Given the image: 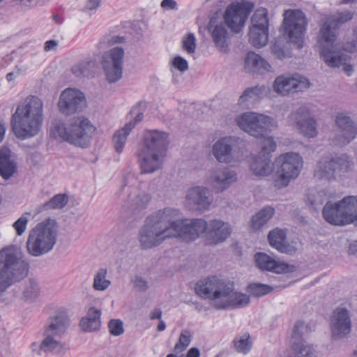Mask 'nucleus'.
I'll return each instance as SVG.
<instances>
[{
	"label": "nucleus",
	"instance_id": "obj_1",
	"mask_svg": "<svg viewBox=\"0 0 357 357\" xmlns=\"http://www.w3.org/2000/svg\"><path fill=\"white\" fill-rule=\"evenodd\" d=\"M231 231V225L221 220L208 222L202 218L181 220L178 209L165 208L146 218L138 238L141 248L147 250L160 245L167 238H181L190 241L206 233L207 243L217 245L228 238Z\"/></svg>",
	"mask_w": 357,
	"mask_h": 357
},
{
	"label": "nucleus",
	"instance_id": "obj_2",
	"mask_svg": "<svg viewBox=\"0 0 357 357\" xmlns=\"http://www.w3.org/2000/svg\"><path fill=\"white\" fill-rule=\"evenodd\" d=\"M195 290L200 298L208 299L216 310L241 308L248 305L250 301L248 295L234 291L232 284L217 276L199 280Z\"/></svg>",
	"mask_w": 357,
	"mask_h": 357
},
{
	"label": "nucleus",
	"instance_id": "obj_3",
	"mask_svg": "<svg viewBox=\"0 0 357 357\" xmlns=\"http://www.w3.org/2000/svg\"><path fill=\"white\" fill-rule=\"evenodd\" d=\"M353 16V12L345 10L327 15L321 19L318 43L321 56L328 66H337L345 61L344 53L337 51L334 43L337 38L340 27L351 20Z\"/></svg>",
	"mask_w": 357,
	"mask_h": 357
},
{
	"label": "nucleus",
	"instance_id": "obj_4",
	"mask_svg": "<svg viewBox=\"0 0 357 357\" xmlns=\"http://www.w3.org/2000/svg\"><path fill=\"white\" fill-rule=\"evenodd\" d=\"M43 121L42 100L37 96H29L17 105L12 115V130L17 139H29L39 133Z\"/></svg>",
	"mask_w": 357,
	"mask_h": 357
},
{
	"label": "nucleus",
	"instance_id": "obj_5",
	"mask_svg": "<svg viewBox=\"0 0 357 357\" xmlns=\"http://www.w3.org/2000/svg\"><path fill=\"white\" fill-rule=\"evenodd\" d=\"M169 143L167 132L158 130L146 131L143 146L137 153L142 173L151 174L162 168Z\"/></svg>",
	"mask_w": 357,
	"mask_h": 357
},
{
	"label": "nucleus",
	"instance_id": "obj_6",
	"mask_svg": "<svg viewBox=\"0 0 357 357\" xmlns=\"http://www.w3.org/2000/svg\"><path fill=\"white\" fill-rule=\"evenodd\" d=\"M29 264L16 248H5L0 251V296L14 283L24 278Z\"/></svg>",
	"mask_w": 357,
	"mask_h": 357
},
{
	"label": "nucleus",
	"instance_id": "obj_7",
	"mask_svg": "<svg viewBox=\"0 0 357 357\" xmlns=\"http://www.w3.org/2000/svg\"><path fill=\"white\" fill-rule=\"evenodd\" d=\"M96 128L84 117H74L68 123L56 122L51 128V135L55 139L75 146L86 147Z\"/></svg>",
	"mask_w": 357,
	"mask_h": 357
},
{
	"label": "nucleus",
	"instance_id": "obj_8",
	"mask_svg": "<svg viewBox=\"0 0 357 357\" xmlns=\"http://www.w3.org/2000/svg\"><path fill=\"white\" fill-rule=\"evenodd\" d=\"M322 213L325 220L331 225H357V196H347L335 203L327 202Z\"/></svg>",
	"mask_w": 357,
	"mask_h": 357
},
{
	"label": "nucleus",
	"instance_id": "obj_9",
	"mask_svg": "<svg viewBox=\"0 0 357 357\" xmlns=\"http://www.w3.org/2000/svg\"><path fill=\"white\" fill-rule=\"evenodd\" d=\"M275 185L278 188L288 185L292 179L299 175L303 167L301 156L295 153L280 155L275 161Z\"/></svg>",
	"mask_w": 357,
	"mask_h": 357
},
{
	"label": "nucleus",
	"instance_id": "obj_10",
	"mask_svg": "<svg viewBox=\"0 0 357 357\" xmlns=\"http://www.w3.org/2000/svg\"><path fill=\"white\" fill-rule=\"evenodd\" d=\"M56 241V231L53 226L38 224L29 233L26 242L28 252L39 257L52 250Z\"/></svg>",
	"mask_w": 357,
	"mask_h": 357
},
{
	"label": "nucleus",
	"instance_id": "obj_11",
	"mask_svg": "<svg viewBox=\"0 0 357 357\" xmlns=\"http://www.w3.org/2000/svg\"><path fill=\"white\" fill-rule=\"evenodd\" d=\"M236 122L242 130L255 137L264 136L277 126L272 117L253 112L240 114L236 116Z\"/></svg>",
	"mask_w": 357,
	"mask_h": 357
},
{
	"label": "nucleus",
	"instance_id": "obj_12",
	"mask_svg": "<svg viewBox=\"0 0 357 357\" xmlns=\"http://www.w3.org/2000/svg\"><path fill=\"white\" fill-rule=\"evenodd\" d=\"M307 20L303 12L300 10H287L284 14L282 25L283 35L289 42L303 47V39L306 31Z\"/></svg>",
	"mask_w": 357,
	"mask_h": 357
},
{
	"label": "nucleus",
	"instance_id": "obj_13",
	"mask_svg": "<svg viewBox=\"0 0 357 357\" xmlns=\"http://www.w3.org/2000/svg\"><path fill=\"white\" fill-rule=\"evenodd\" d=\"M308 79L298 74H284L278 76L273 84V91L281 96H288L310 88Z\"/></svg>",
	"mask_w": 357,
	"mask_h": 357
},
{
	"label": "nucleus",
	"instance_id": "obj_14",
	"mask_svg": "<svg viewBox=\"0 0 357 357\" xmlns=\"http://www.w3.org/2000/svg\"><path fill=\"white\" fill-rule=\"evenodd\" d=\"M350 166L351 160L347 155L334 158H324L318 162L314 169V176L320 179L330 180L333 178L336 174L340 175L347 172Z\"/></svg>",
	"mask_w": 357,
	"mask_h": 357
},
{
	"label": "nucleus",
	"instance_id": "obj_15",
	"mask_svg": "<svg viewBox=\"0 0 357 357\" xmlns=\"http://www.w3.org/2000/svg\"><path fill=\"white\" fill-rule=\"evenodd\" d=\"M335 132L333 143L342 147L353 140L357 136V123L346 112L337 114L335 120Z\"/></svg>",
	"mask_w": 357,
	"mask_h": 357
},
{
	"label": "nucleus",
	"instance_id": "obj_16",
	"mask_svg": "<svg viewBox=\"0 0 357 357\" xmlns=\"http://www.w3.org/2000/svg\"><path fill=\"white\" fill-rule=\"evenodd\" d=\"M254 8V3L248 1H241L232 3L227 8L224 18L230 29L238 33Z\"/></svg>",
	"mask_w": 357,
	"mask_h": 357
},
{
	"label": "nucleus",
	"instance_id": "obj_17",
	"mask_svg": "<svg viewBox=\"0 0 357 357\" xmlns=\"http://www.w3.org/2000/svg\"><path fill=\"white\" fill-rule=\"evenodd\" d=\"M123 58L124 50L120 47H115L104 54L102 66L109 83L116 82L121 78Z\"/></svg>",
	"mask_w": 357,
	"mask_h": 357
},
{
	"label": "nucleus",
	"instance_id": "obj_18",
	"mask_svg": "<svg viewBox=\"0 0 357 357\" xmlns=\"http://www.w3.org/2000/svg\"><path fill=\"white\" fill-rule=\"evenodd\" d=\"M239 138L226 136L218 139L212 146L214 158L220 163L229 164L236 161V151Z\"/></svg>",
	"mask_w": 357,
	"mask_h": 357
},
{
	"label": "nucleus",
	"instance_id": "obj_19",
	"mask_svg": "<svg viewBox=\"0 0 357 357\" xmlns=\"http://www.w3.org/2000/svg\"><path fill=\"white\" fill-rule=\"evenodd\" d=\"M86 102L84 93L75 89H66L60 95L58 102L59 111L70 115L82 111Z\"/></svg>",
	"mask_w": 357,
	"mask_h": 357
},
{
	"label": "nucleus",
	"instance_id": "obj_20",
	"mask_svg": "<svg viewBox=\"0 0 357 357\" xmlns=\"http://www.w3.org/2000/svg\"><path fill=\"white\" fill-rule=\"evenodd\" d=\"M289 118L305 136L314 137L317 135V123L307 107L298 108L290 114Z\"/></svg>",
	"mask_w": 357,
	"mask_h": 357
},
{
	"label": "nucleus",
	"instance_id": "obj_21",
	"mask_svg": "<svg viewBox=\"0 0 357 357\" xmlns=\"http://www.w3.org/2000/svg\"><path fill=\"white\" fill-rule=\"evenodd\" d=\"M351 321L349 311L344 307H337L331 318V329L334 339L341 338L351 331Z\"/></svg>",
	"mask_w": 357,
	"mask_h": 357
},
{
	"label": "nucleus",
	"instance_id": "obj_22",
	"mask_svg": "<svg viewBox=\"0 0 357 357\" xmlns=\"http://www.w3.org/2000/svg\"><path fill=\"white\" fill-rule=\"evenodd\" d=\"M186 201L190 208L204 211L209 208L212 202V198L207 188L195 186L188 191Z\"/></svg>",
	"mask_w": 357,
	"mask_h": 357
},
{
	"label": "nucleus",
	"instance_id": "obj_23",
	"mask_svg": "<svg viewBox=\"0 0 357 357\" xmlns=\"http://www.w3.org/2000/svg\"><path fill=\"white\" fill-rule=\"evenodd\" d=\"M237 180L234 171L225 167L213 172L208 178V183L216 192H222Z\"/></svg>",
	"mask_w": 357,
	"mask_h": 357
},
{
	"label": "nucleus",
	"instance_id": "obj_24",
	"mask_svg": "<svg viewBox=\"0 0 357 357\" xmlns=\"http://www.w3.org/2000/svg\"><path fill=\"white\" fill-rule=\"evenodd\" d=\"M208 31L211 33L215 46L221 52H226L228 47L227 39L229 33L226 26L222 23L213 26L211 20L207 25Z\"/></svg>",
	"mask_w": 357,
	"mask_h": 357
},
{
	"label": "nucleus",
	"instance_id": "obj_25",
	"mask_svg": "<svg viewBox=\"0 0 357 357\" xmlns=\"http://www.w3.org/2000/svg\"><path fill=\"white\" fill-rule=\"evenodd\" d=\"M255 260L257 266L262 270L281 273L287 269V266L284 263H280L275 260L271 257L263 252H257L255 255Z\"/></svg>",
	"mask_w": 357,
	"mask_h": 357
},
{
	"label": "nucleus",
	"instance_id": "obj_26",
	"mask_svg": "<svg viewBox=\"0 0 357 357\" xmlns=\"http://www.w3.org/2000/svg\"><path fill=\"white\" fill-rule=\"evenodd\" d=\"M245 70L252 73H264L271 71V66L259 54L250 52L245 59Z\"/></svg>",
	"mask_w": 357,
	"mask_h": 357
},
{
	"label": "nucleus",
	"instance_id": "obj_27",
	"mask_svg": "<svg viewBox=\"0 0 357 357\" xmlns=\"http://www.w3.org/2000/svg\"><path fill=\"white\" fill-rule=\"evenodd\" d=\"M268 239L271 247L282 253L291 254L295 252V248L287 242L286 233L282 229H275L271 231Z\"/></svg>",
	"mask_w": 357,
	"mask_h": 357
},
{
	"label": "nucleus",
	"instance_id": "obj_28",
	"mask_svg": "<svg viewBox=\"0 0 357 357\" xmlns=\"http://www.w3.org/2000/svg\"><path fill=\"white\" fill-rule=\"evenodd\" d=\"M10 153L8 149L0 150V175L5 180L12 177L17 169V163L11 159Z\"/></svg>",
	"mask_w": 357,
	"mask_h": 357
},
{
	"label": "nucleus",
	"instance_id": "obj_29",
	"mask_svg": "<svg viewBox=\"0 0 357 357\" xmlns=\"http://www.w3.org/2000/svg\"><path fill=\"white\" fill-rule=\"evenodd\" d=\"M266 94V89L264 85L247 88L238 98V103L243 107H248L255 101L262 98Z\"/></svg>",
	"mask_w": 357,
	"mask_h": 357
},
{
	"label": "nucleus",
	"instance_id": "obj_30",
	"mask_svg": "<svg viewBox=\"0 0 357 357\" xmlns=\"http://www.w3.org/2000/svg\"><path fill=\"white\" fill-rule=\"evenodd\" d=\"M69 325V319L65 310L55 312L54 315L50 318V324L46 332L60 335L63 333Z\"/></svg>",
	"mask_w": 357,
	"mask_h": 357
},
{
	"label": "nucleus",
	"instance_id": "obj_31",
	"mask_svg": "<svg viewBox=\"0 0 357 357\" xmlns=\"http://www.w3.org/2000/svg\"><path fill=\"white\" fill-rule=\"evenodd\" d=\"M100 310L91 307L89 309L87 315L83 317L79 323L82 329L86 332H92L98 330L100 327Z\"/></svg>",
	"mask_w": 357,
	"mask_h": 357
},
{
	"label": "nucleus",
	"instance_id": "obj_32",
	"mask_svg": "<svg viewBox=\"0 0 357 357\" xmlns=\"http://www.w3.org/2000/svg\"><path fill=\"white\" fill-rule=\"evenodd\" d=\"M271 155H266L262 153H259L257 157H255L250 164V169L257 176H267L271 171Z\"/></svg>",
	"mask_w": 357,
	"mask_h": 357
},
{
	"label": "nucleus",
	"instance_id": "obj_33",
	"mask_svg": "<svg viewBox=\"0 0 357 357\" xmlns=\"http://www.w3.org/2000/svg\"><path fill=\"white\" fill-rule=\"evenodd\" d=\"M96 65L93 59L84 60L74 65L71 70L77 77H92L95 74Z\"/></svg>",
	"mask_w": 357,
	"mask_h": 357
},
{
	"label": "nucleus",
	"instance_id": "obj_34",
	"mask_svg": "<svg viewBox=\"0 0 357 357\" xmlns=\"http://www.w3.org/2000/svg\"><path fill=\"white\" fill-rule=\"evenodd\" d=\"M134 128V123H127L121 129L117 130L113 136L115 151L120 153L123 151L127 137Z\"/></svg>",
	"mask_w": 357,
	"mask_h": 357
},
{
	"label": "nucleus",
	"instance_id": "obj_35",
	"mask_svg": "<svg viewBox=\"0 0 357 357\" xmlns=\"http://www.w3.org/2000/svg\"><path fill=\"white\" fill-rule=\"evenodd\" d=\"M275 213L274 208L265 206L257 213L251 220L252 229L257 230L264 226Z\"/></svg>",
	"mask_w": 357,
	"mask_h": 357
},
{
	"label": "nucleus",
	"instance_id": "obj_36",
	"mask_svg": "<svg viewBox=\"0 0 357 357\" xmlns=\"http://www.w3.org/2000/svg\"><path fill=\"white\" fill-rule=\"evenodd\" d=\"M249 42L256 48H260L267 44L268 39V30L250 28Z\"/></svg>",
	"mask_w": 357,
	"mask_h": 357
},
{
	"label": "nucleus",
	"instance_id": "obj_37",
	"mask_svg": "<svg viewBox=\"0 0 357 357\" xmlns=\"http://www.w3.org/2000/svg\"><path fill=\"white\" fill-rule=\"evenodd\" d=\"M68 202V197L66 194H57L54 195L50 201L41 204L38 208V212H43L50 209H61Z\"/></svg>",
	"mask_w": 357,
	"mask_h": 357
},
{
	"label": "nucleus",
	"instance_id": "obj_38",
	"mask_svg": "<svg viewBox=\"0 0 357 357\" xmlns=\"http://www.w3.org/2000/svg\"><path fill=\"white\" fill-rule=\"evenodd\" d=\"M45 333L46 337L40 343V349L44 352H54L56 354L62 353L63 351V347L60 342L54 338L53 336L56 335L46 331Z\"/></svg>",
	"mask_w": 357,
	"mask_h": 357
},
{
	"label": "nucleus",
	"instance_id": "obj_39",
	"mask_svg": "<svg viewBox=\"0 0 357 357\" xmlns=\"http://www.w3.org/2000/svg\"><path fill=\"white\" fill-rule=\"evenodd\" d=\"M232 342L236 351L243 354H248L252 348V341L248 333L236 337Z\"/></svg>",
	"mask_w": 357,
	"mask_h": 357
},
{
	"label": "nucleus",
	"instance_id": "obj_40",
	"mask_svg": "<svg viewBox=\"0 0 357 357\" xmlns=\"http://www.w3.org/2000/svg\"><path fill=\"white\" fill-rule=\"evenodd\" d=\"M250 28L268 30V11L266 8H261L254 13L251 17V26Z\"/></svg>",
	"mask_w": 357,
	"mask_h": 357
},
{
	"label": "nucleus",
	"instance_id": "obj_41",
	"mask_svg": "<svg viewBox=\"0 0 357 357\" xmlns=\"http://www.w3.org/2000/svg\"><path fill=\"white\" fill-rule=\"evenodd\" d=\"M107 269L100 268L94 275L93 287L96 291H105L111 284L110 280L106 279Z\"/></svg>",
	"mask_w": 357,
	"mask_h": 357
},
{
	"label": "nucleus",
	"instance_id": "obj_42",
	"mask_svg": "<svg viewBox=\"0 0 357 357\" xmlns=\"http://www.w3.org/2000/svg\"><path fill=\"white\" fill-rule=\"evenodd\" d=\"M248 291L255 297H261L271 293L273 287L261 283H252L247 287Z\"/></svg>",
	"mask_w": 357,
	"mask_h": 357
},
{
	"label": "nucleus",
	"instance_id": "obj_43",
	"mask_svg": "<svg viewBox=\"0 0 357 357\" xmlns=\"http://www.w3.org/2000/svg\"><path fill=\"white\" fill-rule=\"evenodd\" d=\"M293 350L295 357H316L314 349L303 342L295 343L293 345Z\"/></svg>",
	"mask_w": 357,
	"mask_h": 357
},
{
	"label": "nucleus",
	"instance_id": "obj_44",
	"mask_svg": "<svg viewBox=\"0 0 357 357\" xmlns=\"http://www.w3.org/2000/svg\"><path fill=\"white\" fill-rule=\"evenodd\" d=\"M261 151L259 152L266 155H271V153L274 152L276 149V142L273 137L264 136L261 137Z\"/></svg>",
	"mask_w": 357,
	"mask_h": 357
},
{
	"label": "nucleus",
	"instance_id": "obj_45",
	"mask_svg": "<svg viewBox=\"0 0 357 357\" xmlns=\"http://www.w3.org/2000/svg\"><path fill=\"white\" fill-rule=\"evenodd\" d=\"M190 342V333L188 331H183L180 335L178 342L174 347V351L177 354L183 352L189 346Z\"/></svg>",
	"mask_w": 357,
	"mask_h": 357
},
{
	"label": "nucleus",
	"instance_id": "obj_46",
	"mask_svg": "<svg viewBox=\"0 0 357 357\" xmlns=\"http://www.w3.org/2000/svg\"><path fill=\"white\" fill-rule=\"evenodd\" d=\"M151 199V197L149 193L142 192H139L137 196L132 200V204L135 206V208L142 210L148 206Z\"/></svg>",
	"mask_w": 357,
	"mask_h": 357
},
{
	"label": "nucleus",
	"instance_id": "obj_47",
	"mask_svg": "<svg viewBox=\"0 0 357 357\" xmlns=\"http://www.w3.org/2000/svg\"><path fill=\"white\" fill-rule=\"evenodd\" d=\"M40 289L38 283L33 280H29L24 290V296L26 298H35L39 293Z\"/></svg>",
	"mask_w": 357,
	"mask_h": 357
},
{
	"label": "nucleus",
	"instance_id": "obj_48",
	"mask_svg": "<svg viewBox=\"0 0 357 357\" xmlns=\"http://www.w3.org/2000/svg\"><path fill=\"white\" fill-rule=\"evenodd\" d=\"M109 333L114 336H119L124 332L123 321L120 319H111L108 323Z\"/></svg>",
	"mask_w": 357,
	"mask_h": 357
},
{
	"label": "nucleus",
	"instance_id": "obj_49",
	"mask_svg": "<svg viewBox=\"0 0 357 357\" xmlns=\"http://www.w3.org/2000/svg\"><path fill=\"white\" fill-rule=\"evenodd\" d=\"M183 48L188 53L192 54L196 49V38L193 33H188L183 39Z\"/></svg>",
	"mask_w": 357,
	"mask_h": 357
},
{
	"label": "nucleus",
	"instance_id": "obj_50",
	"mask_svg": "<svg viewBox=\"0 0 357 357\" xmlns=\"http://www.w3.org/2000/svg\"><path fill=\"white\" fill-rule=\"evenodd\" d=\"M283 40L282 38H278L271 48L273 54L280 59L285 57V52L282 45Z\"/></svg>",
	"mask_w": 357,
	"mask_h": 357
},
{
	"label": "nucleus",
	"instance_id": "obj_51",
	"mask_svg": "<svg viewBox=\"0 0 357 357\" xmlns=\"http://www.w3.org/2000/svg\"><path fill=\"white\" fill-rule=\"evenodd\" d=\"M28 223V218L22 215L18 218L13 225L17 235L21 236L26 230Z\"/></svg>",
	"mask_w": 357,
	"mask_h": 357
},
{
	"label": "nucleus",
	"instance_id": "obj_52",
	"mask_svg": "<svg viewBox=\"0 0 357 357\" xmlns=\"http://www.w3.org/2000/svg\"><path fill=\"white\" fill-rule=\"evenodd\" d=\"M172 66L181 72H185L188 69V61L181 56H176L172 60Z\"/></svg>",
	"mask_w": 357,
	"mask_h": 357
},
{
	"label": "nucleus",
	"instance_id": "obj_53",
	"mask_svg": "<svg viewBox=\"0 0 357 357\" xmlns=\"http://www.w3.org/2000/svg\"><path fill=\"white\" fill-rule=\"evenodd\" d=\"M306 332H307V326L304 322L301 321H297L293 328V337L295 339H299Z\"/></svg>",
	"mask_w": 357,
	"mask_h": 357
},
{
	"label": "nucleus",
	"instance_id": "obj_54",
	"mask_svg": "<svg viewBox=\"0 0 357 357\" xmlns=\"http://www.w3.org/2000/svg\"><path fill=\"white\" fill-rule=\"evenodd\" d=\"M134 284L139 291H144L148 289L147 282L142 277L136 276L134 280Z\"/></svg>",
	"mask_w": 357,
	"mask_h": 357
},
{
	"label": "nucleus",
	"instance_id": "obj_55",
	"mask_svg": "<svg viewBox=\"0 0 357 357\" xmlns=\"http://www.w3.org/2000/svg\"><path fill=\"white\" fill-rule=\"evenodd\" d=\"M344 55L346 56V59H345V61L342 63L338 65L337 66H330V67L331 68H339V67L342 66H343V70L344 71V73L348 76H350L352 74V73L354 71V69H353V67H352L351 65L347 63V61L349 59V56L347 54H344Z\"/></svg>",
	"mask_w": 357,
	"mask_h": 357
},
{
	"label": "nucleus",
	"instance_id": "obj_56",
	"mask_svg": "<svg viewBox=\"0 0 357 357\" xmlns=\"http://www.w3.org/2000/svg\"><path fill=\"white\" fill-rule=\"evenodd\" d=\"M160 5L165 9L177 10V3L174 0H162Z\"/></svg>",
	"mask_w": 357,
	"mask_h": 357
},
{
	"label": "nucleus",
	"instance_id": "obj_57",
	"mask_svg": "<svg viewBox=\"0 0 357 357\" xmlns=\"http://www.w3.org/2000/svg\"><path fill=\"white\" fill-rule=\"evenodd\" d=\"M101 0H89L86 4V8L89 10L96 9L100 3Z\"/></svg>",
	"mask_w": 357,
	"mask_h": 357
},
{
	"label": "nucleus",
	"instance_id": "obj_58",
	"mask_svg": "<svg viewBox=\"0 0 357 357\" xmlns=\"http://www.w3.org/2000/svg\"><path fill=\"white\" fill-rule=\"evenodd\" d=\"M57 45V43L54 40H50L45 42L44 49L45 51H50L54 49Z\"/></svg>",
	"mask_w": 357,
	"mask_h": 357
},
{
	"label": "nucleus",
	"instance_id": "obj_59",
	"mask_svg": "<svg viewBox=\"0 0 357 357\" xmlns=\"http://www.w3.org/2000/svg\"><path fill=\"white\" fill-rule=\"evenodd\" d=\"M162 310L160 309H155L150 314V318L151 319H161L162 317Z\"/></svg>",
	"mask_w": 357,
	"mask_h": 357
},
{
	"label": "nucleus",
	"instance_id": "obj_60",
	"mask_svg": "<svg viewBox=\"0 0 357 357\" xmlns=\"http://www.w3.org/2000/svg\"><path fill=\"white\" fill-rule=\"evenodd\" d=\"M200 351L197 347L190 348L187 353V357H199Z\"/></svg>",
	"mask_w": 357,
	"mask_h": 357
},
{
	"label": "nucleus",
	"instance_id": "obj_61",
	"mask_svg": "<svg viewBox=\"0 0 357 357\" xmlns=\"http://www.w3.org/2000/svg\"><path fill=\"white\" fill-rule=\"evenodd\" d=\"M348 252L350 255L357 254V240L350 243Z\"/></svg>",
	"mask_w": 357,
	"mask_h": 357
},
{
	"label": "nucleus",
	"instance_id": "obj_62",
	"mask_svg": "<svg viewBox=\"0 0 357 357\" xmlns=\"http://www.w3.org/2000/svg\"><path fill=\"white\" fill-rule=\"evenodd\" d=\"M6 130V128L5 123L2 121H0V142L4 139Z\"/></svg>",
	"mask_w": 357,
	"mask_h": 357
},
{
	"label": "nucleus",
	"instance_id": "obj_63",
	"mask_svg": "<svg viewBox=\"0 0 357 357\" xmlns=\"http://www.w3.org/2000/svg\"><path fill=\"white\" fill-rule=\"evenodd\" d=\"M144 119V114L142 112H139L135 119L132 121H129L128 123H134V128L137 125V123L141 122Z\"/></svg>",
	"mask_w": 357,
	"mask_h": 357
},
{
	"label": "nucleus",
	"instance_id": "obj_64",
	"mask_svg": "<svg viewBox=\"0 0 357 357\" xmlns=\"http://www.w3.org/2000/svg\"><path fill=\"white\" fill-rule=\"evenodd\" d=\"M166 328V324L163 320H160V322L157 326V330L158 331H163Z\"/></svg>",
	"mask_w": 357,
	"mask_h": 357
}]
</instances>
